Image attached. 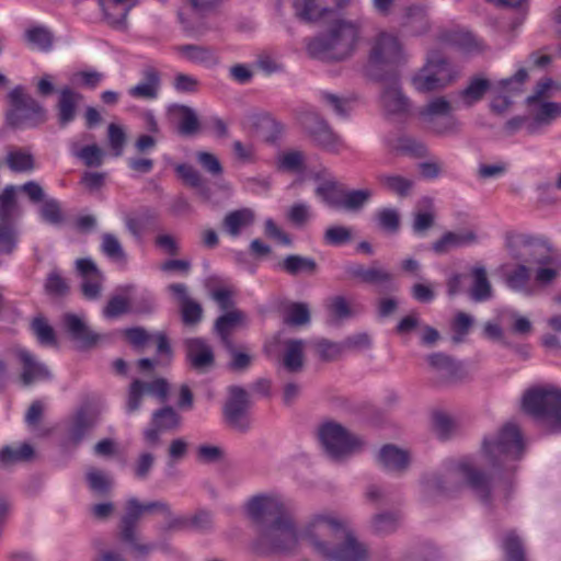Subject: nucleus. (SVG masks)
Returning <instances> with one entry per match:
<instances>
[{
	"label": "nucleus",
	"instance_id": "nucleus-49",
	"mask_svg": "<svg viewBox=\"0 0 561 561\" xmlns=\"http://www.w3.org/2000/svg\"><path fill=\"white\" fill-rule=\"evenodd\" d=\"M156 465V456L150 450L140 451L134 459L130 469L135 479L147 480Z\"/></svg>",
	"mask_w": 561,
	"mask_h": 561
},
{
	"label": "nucleus",
	"instance_id": "nucleus-15",
	"mask_svg": "<svg viewBox=\"0 0 561 561\" xmlns=\"http://www.w3.org/2000/svg\"><path fill=\"white\" fill-rule=\"evenodd\" d=\"M181 417L171 407H164L153 412L150 426L142 433L144 440L150 447L160 444V435L179 427Z\"/></svg>",
	"mask_w": 561,
	"mask_h": 561
},
{
	"label": "nucleus",
	"instance_id": "nucleus-4",
	"mask_svg": "<svg viewBox=\"0 0 561 561\" xmlns=\"http://www.w3.org/2000/svg\"><path fill=\"white\" fill-rule=\"evenodd\" d=\"M482 449L493 469L504 472L514 471L515 462L522 459L525 453L519 427L513 422H507L495 435L483 439Z\"/></svg>",
	"mask_w": 561,
	"mask_h": 561
},
{
	"label": "nucleus",
	"instance_id": "nucleus-34",
	"mask_svg": "<svg viewBox=\"0 0 561 561\" xmlns=\"http://www.w3.org/2000/svg\"><path fill=\"white\" fill-rule=\"evenodd\" d=\"M489 89L490 82L488 79L472 78L465 89L455 93L458 106L471 107L483 99Z\"/></svg>",
	"mask_w": 561,
	"mask_h": 561
},
{
	"label": "nucleus",
	"instance_id": "nucleus-7",
	"mask_svg": "<svg viewBox=\"0 0 561 561\" xmlns=\"http://www.w3.org/2000/svg\"><path fill=\"white\" fill-rule=\"evenodd\" d=\"M16 185H5L0 192V255H11L19 244L16 220L21 216Z\"/></svg>",
	"mask_w": 561,
	"mask_h": 561
},
{
	"label": "nucleus",
	"instance_id": "nucleus-2",
	"mask_svg": "<svg viewBox=\"0 0 561 561\" xmlns=\"http://www.w3.org/2000/svg\"><path fill=\"white\" fill-rule=\"evenodd\" d=\"M462 485H467L485 506H491L497 497L493 478L470 459H462L447 468L444 473H432L423 480L424 493L427 496L449 495Z\"/></svg>",
	"mask_w": 561,
	"mask_h": 561
},
{
	"label": "nucleus",
	"instance_id": "nucleus-52",
	"mask_svg": "<svg viewBox=\"0 0 561 561\" xmlns=\"http://www.w3.org/2000/svg\"><path fill=\"white\" fill-rule=\"evenodd\" d=\"M502 548L506 561H526L523 541L515 531H511L504 537Z\"/></svg>",
	"mask_w": 561,
	"mask_h": 561
},
{
	"label": "nucleus",
	"instance_id": "nucleus-43",
	"mask_svg": "<svg viewBox=\"0 0 561 561\" xmlns=\"http://www.w3.org/2000/svg\"><path fill=\"white\" fill-rule=\"evenodd\" d=\"M175 50L185 59L201 64L207 67H211L218 64V57L211 48L198 46V45H180L175 47Z\"/></svg>",
	"mask_w": 561,
	"mask_h": 561
},
{
	"label": "nucleus",
	"instance_id": "nucleus-28",
	"mask_svg": "<svg viewBox=\"0 0 561 561\" xmlns=\"http://www.w3.org/2000/svg\"><path fill=\"white\" fill-rule=\"evenodd\" d=\"M81 100L82 95L68 87L59 91L56 107L58 112V123L61 127L67 126L76 118L77 107Z\"/></svg>",
	"mask_w": 561,
	"mask_h": 561
},
{
	"label": "nucleus",
	"instance_id": "nucleus-42",
	"mask_svg": "<svg viewBox=\"0 0 561 561\" xmlns=\"http://www.w3.org/2000/svg\"><path fill=\"white\" fill-rule=\"evenodd\" d=\"M282 270L291 276L299 274L313 275L318 271L314 259L299 254H289L279 264Z\"/></svg>",
	"mask_w": 561,
	"mask_h": 561
},
{
	"label": "nucleus",
	"instance_id": "nucleus-60",
	"mask_svg": "<svg viewBox=\"0 0 561 561\" xmlns=\"http://www.w3.org/2000/svg\"><path fill=\"white\" fill-rule=\"evenodd\" d=\"M31 329L42 345L50 346L56 344L55 331L44 317H35L32 320Z\"/></svg>",
	"mask_w": 561,
	"mask_h": 561
},
{
	"label": "nucleus",
	"instance_id": "nucleus-11",
	"mask_svg": "<svg viewBox=\"0 0 561 561\" xmlns=\"http://www.w3.org/2000/svg\"><path fill=\"white\" fill-rule=\"evenodd\" d=\"M319 439L327 455L335 461L348 457L364 446V440L360 437L333 422L325 423L320 427Z\"/></svg>",
	"mask_w": 561,
	"mask_h": 561
},
{
	"label": "nucleus",
	"instance_id": "nucleus-18",
	"mask_svg": "<svg viewBox=\"0 0 561 561\" xmlns=\"http://www.w3.org/2000/svg\"><path fill=\"white\" fill-rule=\"evenodd\" d=\"M185 348L187 362L193 369L205 373L214 366L213 348L204 339L193 337L186 340Z\"/></svg>",
	"mask_w": 561,
	"mask_h": 561
},
{
	"label": "nucleus",
	"instance_id": "nucleus-6",
	"mask_svg": "<svg viewBox=\"0 0 561 561\" xmlns=\"http://www.w3.org/2000/svg\"><path fill=\"white\" fill-rule=\"evenodd\" d=\"M403 60V48L399 38L388 32L378 33L370 41L367 73L371 79H382L388 71H397L396 67Z\"/></svg>",
	"mask_w": 561,
	"mask_h": 561
},
{
	"label": "nucleus",
	"instance_id": "nucleus-30",
	"mask_svg": "<svg viewBox=\"0 0 561 561\" xmlns=\"http://www.w3.org/2000/svg\"><path fill=\"white\" fill-rule=\"evenodd\" d=\"M477 242V234L472 230L448 231L433 243L432 249L437 254H444L451 249L470 245Z\"/></svg>",
	"mask_w": 561,
	"mask_h": 561
},
{
	"label": "nucleus",
	"instance_id": "nucleus-53",
	"mask_svg": "<svg viewBox=\"0 0 561 561\" xmlns=\"http://www.w3.org/2000/svg\"><path fill=\"white\" fill-rule=\"evenodd\" d=\"M400 522V514L397 511L376 514L371 519V527L375 533L387 535L393 533Z\"/></svg>",
	"mask_w": 561,
	"mask_h": 561
},
{
	"label": "nucleus",
	"instance_id": "nucleus-40",
	"mask_svg": "<svg viewBox=\"0 0 561 561\" xmlns=\"http://www.w3.org/2000/svg\"><path fill=\"white\" fill-rule=\"evenodd\" d=\"M254 221V213L250 208H241L228 213L222 220L224 230L231 237H238L241 231Z\"/></svg>",
	"mask_w": 561,
	"mask_h": 561
},
{
	"label": "nucleus",
	"instance_id": "nucleus-9",
	"mask_svg": "<svg viewBox=\"0 0 561 561\" xmlns=\"http://www.w3.org/2000/svg\"><path fill=\"white\" fill-rule=\"evenodd\" d=\"M458 77L455 67L439 54H433L426 64L412 77L414 89L430 93L444 89Z\"/></svg>",
	"mask_w": 561,
	"mask_h": 561
},
{
	"label": "nucleus",
	"instance_id": "nucleus-39",
	"mask_svg": "<svg viewBox=\"0 0 561 561\" xmlns=\"http://www.w3.org/2000/svg\"><path fill=\"white\" fill-rule=\"evenodd\" d=\"M373 191L370 188L362 190H343L339 199L336 209H343L346 211H359L373 197Z\"/></svg>",
	"mask_w": 561,
	"mask_h": 561
},
{
	"label": "nucleus",
	"instance_id": "nucleus-61",
	"mask_svg": "<svg viewBox=\"0 0 561 561\" xmlns=\"http://www.w3.org/2000/svg\"><path fill=\"white\" fill-rule=\"evenodd\" d=\"M378 227L386 232L396 233L400 228V215L396 208L385 207L376 213Z\"/></svg>",
	"mask_w": 561,
	"mask_h": 561
},
{
	"label": "nucleus",
	"instance_id": "nucleus-25",
	"mask_svg": "<svg viewBox=\"0 0 561 561\" xmlns=\"http://www.w3.org/2000/svg\"><path fill=\"white\" fill-rule=\"evenodd\" d=\"M248 317L239 310L233 309L218 317L215 321L214 331L219 336L224 345H230L232 342L231 334L239 328L247 327Z\"/></svg>",
	"mask_w": 561,
	"mask_h": 561
},
{
	"label": "nucleus",
	"instance_id": "nucleus-31",
	"mask_svg": "<svg viewBox=\"0 0 561 561\" xmlns=\"http://www.w3.org/2000/svg\"><path fill=\"white\" fill-rule=\"evenodd\" d=\"M125 510L126 512L121 519L119 535L123 541H133L134 535H137V524L145 512L141 503L136 497L127 500Z\"/></svg>",
	"mask_w": 561,
	"mask_h": 561
},
{
	"label": "nucleus",
	"instance_id": "nucleus-16",
	"mask_svg": "<svg viewBox=\"0 0 561 561\" xmlns=\"http://www.w3.org/2000/svg\"><path fill=\"white\" fill-rule=\"evenodd\" d=\"M375 80L383 83L380 102L388 113L397 114L408 111L409 100L401 91L397 71H388L382 79Z\"/></svg>",
	"mask_w": 561,
	"mask_h": 561
},
{
	"label": "nucleus",
	"instance_id": "nucleus-32",
	"mask_svg": "<svg viewBox=\"0 0 561 561\" xmlns=\"http://www.w3.org/2000/svg\"><path fill=\"white\" fill-rule=\"evenodd\" d=\"M125 510L126 512L121 519L119 535L123 541H133L134 535H137V524L145 512L141 503L136 497L127 500Z\"/></svg>",
	"mask_w": 561,
	"mask_h": 561
},
{
	"label": "nucleus",
	"instance_id": "nucleus-17",
	"mask_svg": "<svg viewBox=\"0 0 561 561\" xmlns=\"http://www.w3.org/2000/svg\"><path fill=\"white\" fill-rule=\"evenodd\" d=\"M168 291L180 304L181 318L184 324L195 325L201 322L203 318V308L199 302L190 297L188 288L185 284H170L168 286Z\"/></svg>",
	"mask_w": 561,
	"mask_h": 561
},
{
	"label": "nucleus",
	"instance_id": "nucleus-44",
	"mask_svg": "<svg viewBox=\"0 0 561 561\" xmlns=\"http://www.w3.org/2000/svg\"><path fill=\"white\" fill-rule=\"evenodd\" d=\"M402 25L413 35H422L430 30V20L424 8L410 5L405 9Z\"/></svg>",
	"mask_w": 561,
	"mask_h": 561
},
{
	"label": "nucleus",
	"instance_id": "nucleus-3",
	"mask_svg": "<svg viewBox=\"0 0 561 561\" xmlns=\"http://www.w3.org/2000/svg\"><path fill=\"white\" fill-rule=\"evenodd\" d=\"M359 37L358 26L345 20H339L328 32L313 37L307 45L308 53L321 60H343L355 50Z\"/></svg>",
	"mask_w": 561,
	"mask_h": 561
},
{
	"label": "nucleus",
	"instance_id": "nucleus-64",
	"mask_svg": "<svg viewBox=\"0 0 561 561\" xmlns=\"http://www.w3.org/2000/svg\"><path fill=\"white\" fill-rule=\"evenodd\" d=\"M317 353L322 360L331 362L337 359L344 352L343 343L321 339L314 344Z\"/></svg>",
	"mask_w": 561,
	"mask_h": 561
},
{
	"label": "nucleus",
	"instance_id": "nucleus-35",
	"mask_svg": "<svg viewBox=\"0 0 561 561\" xmlns=\"http://www.w3.org/2000/svg\"><path fill=\"white\" fill-rule=\"evenodd\" d=\"M135 289V285L128 284L117 288L119 294L110 298L106 306L103 308V316L106 319H115L119 316L130 312V298L129 296Z\"/></svg>",
	"mask_w": 561,
	"mask_h": 561
},
{
	"label": "nucleus",
	"instance_id": "nucleus-14",
	"mask_svg": "<svg viewBox=\"0 0 561 561\" xmlns=\"http://www.w3.org/2000/svg\"><path fill=\"white\" fill-rule=\"evenodd\" d=\"M344 271L348 278L358 279L364 284L379 286L383 290L397 289L393 285V275L376 263L370 267H365L359 263H348Z\"/></svg>",
	"mask_w": 561,
	"mask_h": 561
},
{
	"label": "nucleus",
	"instance_id": "nucleus-48",
	"mask_svg": "<svg viewBox=\"0 0 561 561\" xmlns=\"http://www.w3.org/2000/svg\"><path fill=\"white\" fill-rule=\"evenodd\" d=\"M310 322L309 307L305 302H289L284 307V323L301 327Z\"/></svg>",
	"mask_w": 561,
	"mask_h": 561
},
{
	"label": "nucleus",
	"instance_id": "nucleus-23",
	"mask_svg": "<svg viewBox=\"0 0 561 561\" xmlns=\"http://www.w3.org/2000/svg\"><path fill=\"white\" fill-rule=\"evenodd\" d=\"M410 461V453L392 444L382 446L377 455L378 465L389 472L401 473L405 471Z\"/></svg>",
	"mask_w": 561,
	"mask_h": 561
},
{
	"label": "nucleus",
	"instance_id": "nucleus-51",
	"mask_svg": "<svg viewBox=\"0 0 561 561\" xmlns=\"http://www.w3.org/2000/svg\"><path fill=\"white\" fill-rule=\"evenodd\" d=\"M427 128L437 136H451L459 133V123L453 116H440L424 119Z\"/></svg>",
	"mask_w": 561,
	"mask_h": 561
},
{
	"label": "nucleus",
	"instance_id": "nucleus-59",
	"mask_svg": "<svg viewBox=\"0 0 561 561\" xmlns=\"http://www.w3.org/2000/svg\"><path fill=\"white\" fill-rule=\"evenodd\" d=\"M224 347L230 356L228 363L229 369L233 371H244L251 366L253 356L250 353L236 347L233 343L224 345Z\"/></svg>",
	"mask_w": 561,
	"mask_h": 561
},
{
	"label": "nucleus",
	"instance_id": "nucleus-57",
	"mask_svg": "<svg viewBox=\"0 0 561 561\" xmlns=\"http://www.w3.org/2000/svg\"><path fill=\"white\" fill-rule=\"evenodd\" d=\"M394 149L407 156L415 157V158H422L427 154V148L426 146L411 137V136H401L397 139V144L394 146Z\"/></svg>",
	"mask_w": 561,
	"mask_h": 561
},
{
	"label": "nucleus",
	"instance_id": "nucleus-37",
	"mask_svg": "<svg viewBox=\"0 0 561 561\" xmlns=\"http://www.w3.org/2000/svg\"><path fill=\"white\" fill-rule=\"evenodd\" d=\"M156 219V211L149 207H144L135 215H126L124 222L126 229L134 238L141 239L142 234L151 227Z\"/></svg>",
	"mask_w": 561,
	"mask_h": 561
},
{
	"label": "nucleus",
	"instance_id": "nucleus-62",
	"mask_svg": "<svg viewBox=\"0 0 561 561\" xmlns=\"http://www.w3.org/2000/svg\"><path fill=\"white\" fill-rule=\"evenodd\" d=\"M286 217L295 227H305L312 217L311 207L304 202L295 203L288 208Z\"/></svg>",
	"mask_w": 561,
	"mask_h": 561
},
{
	"label": "nucleus",
	"instance_id": "nucleus-26",
	"mask_svg": "<svg viewBox=\"0 0 561 561\" xmlns=\"http://www.w3.org/2000/svg\"><path fill=\"white\" fill-rule=\"evenodd\" d=\"M99 2L106 22L117 28L125 27L129 11L137 4V0H99Z\"/></svg>",
	"mask_w": 561,
	"mask_h": 561
},
{
	"label": "nucleus",
	"instance_id": "nucleus-21",
	"mask_svg": "<svg viewBox=\"0 0 561 561\" xmlns=\"http://www.w3.org/2000/svg\"><path fill=\"white\" fill-rule=\"evenodd\" d=\"M437 378L447 383H453L465 378V370L460 363L443 353H434L427 357Z\"/></svg>",
	"mask_w": 561,
	"mask_h": 561
},
{
	"label": "nucleus",
	"instance_id": "nucleus-54",
	"mask_svg": "<svg viewBox=\"0 0 561 561\" xmlns=\"http://www.w3.org/2000/svg\"><path fill=\"white\" fill-rule=\"evenodd\" d=\"M33 447L28 444H22L19 447L5 446L0 450V462L11 465L19 461H25L33 456Z\"/></svg>",
	"mask_w": 561,
	"mask_h": 561
},
{
	"label": "nucleus",
	"instance_id": "nucleus-10",
	"mask_svg": "<svg viewBox=\"0 0 561 561\" xmlns=\"http://www.w3.org/2000/svg\"><path fill=\"white\" fill-rule=\"evenodd\" d=\"M297 118L316 147L332 154H339L345 148L342 137L319 113L304 110L298 113Z\"/></svg>",
	"mask_w": 561,
	"mask_h": 561
},
{
	"label": "nucleus",
	"instance_id": "nucleus-50",
	"mask_svg": "<svg viewBox=\"0 0 561 561\" xmlns=\"http://www.w3.org/2000/svg\"><path fill=\"white\" fill-rule=\"evenodd\" d=\"M100 249L110 260L116 262H126L127 260V255L119 239L113 233L105 232L102 234Z\"/></svg>",
	"mask_w": 561,
	"mask_h": 561
},
{
	"label": "nucleus",
	"instance_id": "nucleus-38",
	"mask_svg": "<svg viewBox=\"0 0 561 561\" xmlns=\"http://www.w3.org/2000/svg\"><path fill=\"white\" fill-rule=\"evenodd\" d=\"M98 422V414L90 408H82L77 411L70 427V438L80 443Z\"/></svg>",
	"mask_w": 561,
	"mask_h": 561
},
{
	"label": "nucleus",
	"instance_id": "nucleus-63",
	"mask_svg": "<svg viewBox=\"0 0 561 561\" xmlns=\"http://www.w3.org/2000/svg\"><path fill=\"white\" fill-rule=\"evenodd\" d=\"M107 140L113 154L115 157H121L127 141V136L123 127L111 123L107 127Z\"/></svg>",
	"mask_w": 561,
	"mask_h": 561
},
{
	"label": "nucleus",
	"instance_id": "nucleus-29",
	"mask_svg": "<svg viewBox=\"0 0 561 561\" xmlns=\"http://www.w3.org/2000/svg\"><path fill=\"white\" fill-rule=\"evenodd\" d=\"M314 180H323L316 187V195L320 197L329 207L336 209L343 186L327 170L317 173L314 175Z\"/></svg>",
	"mask_w": 561,
	"mask_h": 561
},
{
	"label": "nucleus",
	"instance_id": "nucleus-5",
	"mask_svg": "<svg viewBox=\"0 0 561 561\" xmlns=\"http://www.w3.org/2000/svg\"><path fill=\"white\" fill-rule=\"evenodd\" d=\"M523 410L545 421L552 432H561V389L547 386L527 390L523 397Z\"/></svg>",
	"mask_w": 561,
	"mask_h": 561
},
{
	"label": "nucleus",
	"instance_id": "nucleus-36",
	"mask_svg": "<svg viewBox=\"0 0 561 561\" xmlns=\"http://www.w3.org/2000/svg\"><path fill=\"white\" fill-rule=\"evenodd\" d=\"M472 285L468 290L469 297L476 302L490 300L493 296V289L488 279L484 266H474L471 270Z\"/></svg>",
	"mask_w": 561,
	"mask_h": 561
},
{
	"label": "nucleus",
	"instance_id": "nucleus-8",
	"mask_svg": "<svg viewBox=\"0 0 561 561\" xmlns=\"http://www.w3.org/2000/svg\"><path fill=\"white\" fill-rule=\"evenodd\" d=\"M10 108L5 114L7 124L13 128L37 126L46 121L45 108L19 85L8 94Z\"/></svg>",
	"mask_w": 561,
	"mask_h": 561
},
{
	"label": "nucleus",
	"instance_id": "nucleus-33",
	"mask_svg": "<svg viewBox=\"0 0 561 561\" xmlns=\"http://www.w3.org/2000/svg\"><path fill=\"white\" fill-rule=\"evenodd\" d=\"M294 0L293 5L296 10V15L305 22H314L327 14L332 9L330 8V0Z\"/></svg>",
	"mask_w": 561,
	"mask_h": 561
},
{
	"label": "nucleus",
	"instance_id": "nucleus-27",
	"mask_svg": "<svg viewBox=\"0 0 561 561\" xmlns=\"http://www.w3.org/2000/svg\"><path fill=\"white\" fill-rule=\"evenodd\" d=\"M533 121L526 126L529 134H536L541 126L550 125L561 115V105L556 102H540L530 107Z\"/></svg>",
	"mask_w": 561,
	"mask_h": 561
},
{
	"label": "nucleus",
	"instance_id": "nucleus-47",
	"mask_svg": "<svg viewBox=\"0 0 561 561\" xmlns=\"http://www.w3.org/2000/svg\"><path fill=\"white\" fill-rule=\"evenodd\" d=\"M458 103L455 100L454 103L447 100L445 96H436L427 102L420 111L422 119H432L440 116H451V112L458 108Z\"/></svg>",
	"mask_w": 561,
	"mask_h": 561
},
{
	"label": "nucleus",
	"instance_id": "nucleus-56",
	"mask_svg": "<svg viewBox=\"0 0 561 561\" xmlns=\"http://www.w3.org/2000/svg\"><path fill=\"white\" fill-rule=\"evenodd\" d=\"M25 38L30 45L43 51H48L53 46V35L43 26L28 28Z\"/></svg>",
	"mask_w": 561,
	"mask_h": 561
},
{
	"label": "nucleus",
	"instance_id": "nucleus-55",
	"mask_svg": "<svg viewBox=\"0 0 561 561\" xmlns=\"http://www.w3.org/2000/svg\"><path fill=\"white\" fill-rule=\"evenodd\" d=\"M89 488L98 494H106L113 484L112 478L102 470L90 468L85 473Z\"/></svg>",
	"mask_w": 561,
	"mask_h": 561
},
{
	"label": "nucleus",
	"instance_id": "nucleus-41",
	"mask_svg": "<svg viewBox=\"0 0 561 561\" xmlns=\"http://www.w3.org/2000/svg\"><path fill=\"white\" fill-rule=\"evenodd\" d=\"M178 116V131L182 136H194L201 130V123L194 108L178 104L173 106Z\"/></svg>",
	"mask_w": 561,
	"mask_h": 561
},
{
	"label": "nucleus",
	"instance_id": "nucleus-24",
	"mask_svg": "<svg viewBox=\"0 0 561 561\" xmlns=\"http://www.w3.org/2000/svg\"><path fill=\"white\" fill-rule=\"evenodd\" d=\"M305 341L290 339L285 341L279 366L289 374H299L305 367Z\"/></svg>",
	"mask_w": 561,
	"mask_h": 561
},
{
	"label": "nucleus",
	"instance_id": "nucleus-22",
	"mask_svg": "<svg viewBox=\"0 0 561 561\" xmlns=\"http://www.w3.org/2000/svg\"><path fill=\"white\" fill-rule=\"evenodd\" d=\"M61 323L70 339L79 343L81 347H90L99 339V335L90 330L83 318L75 313H65Z\"/></svg>",
	"mask_w": 561,
	"mask_h": 561
},
{
	"label": "nucleus",
	"instance_id": "nucleus-46",
	"mask_svg": "<svg viewBox=\"0 0 561 561\" xmlns=\"http://www.w3.org/2000/svg\"><path fill=\"white\" fill-rule=\"evenodd\" d=\"M377 180L385 190L402 198L410 195L414 185L413 180L399 174L382 173Z\"/></svg>",
	"mask_w": 561,
	"mask_h": 561
},
{
	"label": "nucleus",
	"instance_id": "nucleus-13",
	"mask_svg": "<svg viewBox=\"0 0 561 561\" xmlns=\"http://www.w3.org/2000/svg\"><path fill=\"white\" fill-rule=\"evenodd\" d=\"M507 248L513 259L528 264L547 265L552 262L545 245L530 236L512 233L507 238Z\"/></svg>",
	"mask_w": 561,
	"mask_h": 561
},
{
	"label": "nucleus",
	"instance_id": "nucleus-45",
	"mask_svg": "<svg viewBox=\"0 0 561 561\" xmlns=\"http://www.w3.org/2000/svg\"><path fill=\"white\" fill-rule=\"evenodd\" d=\"M5 163L12 172L24 173L35 169V160L30 150L24 148H10L5 156Z\"/></svg>",
	"mask_w": 561,
	"mask_h": 561
},
{
	"label": "nucleus",
	"instance_id": "nucleus-1",
	"mask_svg": "<svg viewBox=\"0 0 561 561\" xmlns=\"http://www.w3.org/2000/svg\"><path fill=\"white\" fill-rule=\"evenodd\" d=\"M248 513L255 525L253 549L261 556L293 551L299 538L324 561H366L368 550L334 513L314 515L299 534L286 505L271 496H254Z\"/></svg>",
	"mask_w": 561,
	"mask_h": 561
},
{
	"label": "nucleus",
	"instance_id": "nucleus-58",
	"mask_svg": "<svg viewBox=\"0 0 561 561\" xmlns=\"http://www.w3.org/2000/svg\"><path fill=\"white\" fill-rule=\"evenodd\" d=\"M528 79V72L525 68H519L512 77L500 80L496 85L502 93L519 94Z\"/></svg>",
	"mask_w": 561,
	"mask_h": 561
},
{
	"label": "nucleus",
	"instance_id": "nucleus-19",
	"mask_svg": "<svg viewBox=\"0 0 561 561\" xmlns=\"http://www.w3.org/2000/svg\"><path fill=\"white\" fill-rule=\"evenodd\" d=\"M16 356L22 365L20 380L23 386L28 387L34 382L50 379L47 366L37 360L28 351L20 348L16 351Z\"/></svg>",
	"mask_w": 561,
	"mask_h": 561
},
{
	"label": "nucleus",
	"instance_id": "nucleus-20",
	"mask_svg": "<svg viewBox=\"0 0 561 561\" xmlns=\"http://www.w3.org/2000/svg\"><path fill=\"white\" fill-rule=\"evenodd\" d=\"M160 88V72L152 66H146L141 70V80L128 89V95L136 100L152 101L158 98Z\"/></svg>",
	"mask_w": 561,
	"mask_h": 561
},
{
	"label": "nucleus",
	"instance_id": "nucleus-12",
	"mask_svg": "<svg viewBox=\"0 0 561 561\" xmlns=\"http://www.w3.org/2000/svg\"><path fill=\"white\" fill-rule=\"evenodd\" d=\"M228 393L224 405L225 420L233 430L244 433L251 426L248 412L251 404L250 396L245 389L239 386L229 387Z\"/></svg>",
	"mask_w": 561,
	"mask_h": 561
}]
</instances>
